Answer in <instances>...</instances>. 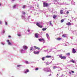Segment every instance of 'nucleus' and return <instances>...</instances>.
Segmentation results:
<instances>
[{
  "label": "nucleus",
  "mask_w": 77,
  "mask_h": 77,
  "mask_svg": "<svg viewBox=\"0 0 77 77\" xmlns=\"http://www.w3.org/2000/svg\"><path fill=\"white\" fill-rule=\"evenodd\" d=\"M41 24V23L39 22H38L36 23V25L37 26H38L39 27H40V28H42V26L39 25Z\"/></svg>",
  "instance_id": "obj_1"
},
{
  "label": "nucleus",
  "mask_w": 77,
  "mask_h": 77,
  "mask_svg": "<svg viewBox=\"0 0 77 77\" xmlns=\"http://www.w3.org/2000/svg\"><path fill=\"white\" fill-rule=\"evenodd\" d=\"M43 5H44V7H47V6H48V4L47 3H43Z\"/></svg>",
  "instance_id": "obj_2"
},
{
  "label": "nucleus",
  "mask_w": 77,
  "mask_h": 77,
  "mask_svg": "<svg viewBox=\"0 0 77 77\" xmlns=\"http://www.w3.org/2000/svg\"><path fill=\"white\" fill-rule=\"evenodd\" d=\"M23 48L24 50H26L28 48V47L26 45H24L23 46Z\"/></svg>",
  "instance_id": "obj_3"
},
{
  "label": "nucleus",
  "mask_w": 77,
  "mask_h": 77,
  "mask_svg": "<svg viewBox=\"0 0 77 77\" xmlns=\"http://www.w3.org/2000/svg\"><path fill=\"white\" fill-rule=\"evenodd\" d=\"M34 53L35 54H38L39 53V51H34Z\"/></svg>",
  "instance_id": "obj_4"
},
{
  "label": "nucleus",
  "mask_w": 77,
  "mask_h": 77,
  "mask_svg": "<svg viewBox=\"0 0 77 77\" xmlns=\"http://www.w3.org/2000/svg\"><path fill=\"white\" fill-rule=\"evenodd\" d=\"M7 42H8V45H12V44H11V42H9V40H7Z\"/></svg>",
  "instance_id": "obj_5"
},
{
  "label": "nucleus",
  "mask_w": 77,
  "mask_h": 77,
  "mask_svg": "<svg viewBox=\"0 0 77 77\" xmlns=\"http://www.w3.org/2000/svg\"><path fill=\"white\" fill-rule=\"evenodd\" d=\"M76 52V51H75V50L74 49V48L73 49V50L72 51V53H75Z\"/></svg>",
  "instance_id": "obj_6"
},
{
  "label": "nucleus",
  "mask_w": 77,
  "mask_h": 77,
  "mask_svg": "<svg viewBox=\"0 0 77 77\" xmlns=\"http://www.w3.org/2000/svg\"><path fill=\"white\" fill-rule=\"evenodd\" d=\"M34 48H35V49H37V50H40V48H39L37 47L36 46H34Z\"/></svg>",
  "instance_id": "obj_7"
},
{
  "label": "nucleus",
  "mask_w": 77,
  "mask_h": 77,
  "mask_svg": "<svg viewBox=\"0 0 77 77\" xmlns=\"http://www.w3.org/2000/svg\"><path fill=\"white\" fill-rule=\"evenodd\" d=\"M20 51L22 53H24V51L23 49L20 50Z\"/></svg>",
  "instance_id": "obj_8"
},
{
  "label": "nucleus",
  "mask_w": 77,
  "mask_h": 77,
  "mask_svg": "<svg viewBox=\"0 0 77 77\" xmlns=\"http://www.w3.org/2000/svg\"><path fill=\"white\" fill-rule=\"evenodd\" d=\"M66 24L67 26H71V23H70V22H68L66 23Z\"/></svg>",
  "instance_id": "obj_9"
},
{
  "label": "nucleus",
  "mask_w": 77,
  "mask_h": 77,
  "mask_svg": "<svg viewBox=\"0 0 77 77\" xmlns=\"http://www.w3.org/2000/svg\"><path fill=\"white\" fill-rule=\"evenodd\" d=\"M29 69H27L26 71H25L24 72V73H25V74H26L27 73V72H29Z\"/></svg>",
  "instance_id": "obj_10"
},
{
  "label": "nucleus",
  "mask_w": 77,
  "mask_h": 77,
  "mask_svg": "<svg viewBox=\"0 0 77 77\" xmlns=\"http://www.w3.org/2000/svg\"><path fill=\"white\" fill-rule=\"evenodd\" d=\"M38 40L39 41H45L44 38L38 39Z\"/></svg>",
  "instance_id": "obj_11"
},
{
  "label": "nucleus",
  "mask_w": 77,
  "mask_h": 77,
  "mask_svg": "<svg viewBox=\"0 0 77 77\" xmlns=\"http://www.w3.org/2000/svg\"><path fill=\"white\" fill-rule=\"evenodd\" d=\"M46 36L47 38H48V39H49V35H48V33L46 34Z\"/></svg>",
  "instance_id": "obj_12"
},
{
  "label": "nucleus",
  "mask_w": 77,
  "mask_h": 77,
  "mask_svg": "<svg viewBox=\"0 0 77 77\" xmlns=\"http://www.w3.org/2000/svg\"><path fill=\"white\" fill-rule=\"evenodd\" d=\"M35 38H38V34H35Z\"/></svg>",
  "instance_id": "obj_13"
},
{
  "label": "nucleus",
  "mask_w": 77,
  "mask_h": 77,
  "mask_svg": "<svg viewBox=\"0 0 77 77\" xmlns=\"http://www.w3.org/2000/svg\"><path fill=\"white\" fill-rule=\"evenodd\" d=\"M62 36L63 37V38H65V37H66V34H64V35H62Z\"/></svg>",
  "instance_id": "obj_14"
},
{
  "label": "nucleus",
  "mask_w": 77,
  "mask_h": 77,
  "mask_svg": "<svg viewBox=\"0 0 77 77\" xmlns=\"http://www.w3.org/2000/svg\"><path fill=\"white\" fill-rule=\"evenodd\" d=\"M46 57H47V58H50L51 57V56H47Z\"/></svg>",
  "instance_id": "obj_15"
},
{
  "label": "nucleus",
  "mask_w": 77,
  "mask_h": 77,
  "mask_svg": "<svg viewBox=\"0 0 77 77\" xmlns=\"http://www.w3.org/2000/svg\"><path fill=\"white\" fill-rule=\"evenodd\" d=\"M30 51H33V47H31L30 49Z\"/></svg>",
  "instance_id": "obj_16"
},
{
  "label": "nucleus",
  "mask_w": 77,
  "mask_h": 77,
  "mask_svg": "<svg viewBox=\"0 0 77 77\" xmlns=\"http://www.w3.org/2000/svg\"><path fill=\"white\" fill-rule=\"evenodd\" d=\"M56 17H57V16H56V15H54L53 16V17L54 18H56Z\"/></svg>",
  "instance_id": "obj_17"
},
{
  "label": "nucleus",
  "mask_w": 77,
  "mask_h": 77,
  "mask_svg": "<svg viewBox=\"0 0 77 77\" xmlns=\"http://www.w3.org/2000/svg\"><path fill=\"white\" fill-rule=\"evenodd\" d=\"M60 14H63V10H60Z\"/></svg>",
  "instance_id": "obj_18"
},
{
  "label": "nucleus",
  "mask_w": 77,
  "mask_h": 77,
  "mask_svg": "<svg viewBox=\"0 0 77 77\" xmlns=\"http://www.w3.org/2000/svg\"><path fill=\"white\" fill-rule=\"evenodd\" d=\"M71 62H72V63H75V61L74 60H71Z\"/></svg>",
  "instance_id": "obj_19"
},
{
  "label": "nucleus",
  "mask_w": 77,
  "mask_h": 77,
  "mask_svg": "<svg viewBox=\"0 0 77 77\" xmlns=\"http://www.w3.org/2000/svg\"><path fill=\"white\" fill-rule=\"evenodd\" d=\"M25 63H26L27 64H29V62H28V61H25Z\"/></svg>",
  "instance_id": "obj_20"
},
{
  "label": "nucleus",
  "mask_w": 77,
  "mask_h": 77,
  "mask_svg": "<svg viewBox=\"0 0 77 77\" xmlns=\"http://www.w3.org/2000/svg\"><path fill=\"white\" fill-rule=\"evenodd\" d=\"M46 29H47V28H43L42 29V30H43V31H44L45 30H46Z\"/></svg>",
  "instance_id": "obj_21"
},
{
  "label": "nucleus",
  "mask_w": 77,
  "mask_h": 77,
  "mask_svg": "<svg viewBox=\"0 0 77 77\" xmlns=\"http://www.w3.org/2000/svg\"><path fill=\"white\" fill-rule=\"evenodd\" d=\"M57 67L56 66H54L53 67V69H55V68H57Z\"/></svg>",
  "instance_id": "obj_22"
},
{
  "label": "nucleus",
  "mask_w": 77,
  "mask_h": 77,
  "mask_svg": "<svg viewBox=\"0 0 77 77\" xmlns=\"http://www.w3.org/2000/svg\"><path fill=\"white\" fill-rule=\"evenodd\" d=\"M17 35L18 36H21V34H18Z\"/></svg>",
  "instance_id": "obj_23"
},
{
  "label": "nucleus",
  "mask_w": 77,
  "mask_h": 77,
  "mask_svg": "<svg viewBox=\"0 0 77 77\" xmlns=\"http://www.w3.org/2000/svg\"><path fill=\"white\" fill-rule=\"evenodd\" d=\"M26 8V6L25 5L23 6V9H24V8Z\"/></svg>",
  "instance_id": "obj_24"
},
{
  "label": "nucleus",
  "mask_w": 77,
  "mask_h": 77,
  "mask_svg": "<svg viewBox=\"0 0 77 77\" xmlns=\"http://www.w3.org/2000/svg\"><path fill=\"white\" fill-rule=\"evenodd\" d=\"M61 39V38H57V40H60V39Z\"/></svg>",
  "instance_id": "obj_25"
},
{
  "label": "nucleus",
  "mask_w": 77,
  "mask_h": 77,
  "mask_svg": "<svg viewBox=\"0 0 77 77\" xmlns=\"http://www.w3.org/2000/svg\"><path fill=\"white\" fill-rule=\"evenodd\" d=\"M64 21V20H61V23H63V22Z\"/></svg>",
  "instance_id": "obj_26"
},
{
  "label": "nucleus",
  "mask_w": 77,
  "mask_h": 77,
  "mask_svg": "<svg viewBox=\"0 0 77 77\" xmlns=\"http://www.w3.org/2000/svg\"><path fill=\"white\" fill-rule=\"evenodd\" d=\"M45 58V57H43L42 58V60H44Z\"/></svg>",
  "instance_id": "obj_27"
},
{
  "label": "nucleus",
  "mask_w": 77,
  "mask_h": 77,
  "mask_svg": "<svg viewBox=\"0 0 77 77\" xmlns=\"http://www.w3.org/2000/svg\"><path fill=\"white\" fill-rule=\"evenodd\" d=\"M16 5H14L13 6V8H16Z\"/></svg>",
  "instance_id": "obj_28"
},
{
  "label": "nucleus",
  "mask_w": 77,
  "mask_h": 77,
  "mask_svg": "<svg viewBox=\"0 0 77 77\" xmlns=\"http://www.w3.org/2000/svg\"><path fill=\"white\" fill-rule=\"evenodd\" d=\"M22 14H24V15H25V12H22Z\"/></svg>",
  "instance_id": "obj_29"
},
{
  "label": "nucleus",
  "mask_w": 77,
  "mask_h": 77,
  "mask_svg": "<svg viewBox=\"0 0 77 77\" xmlns=\"http://www.w3.org/2000/svg\"><path fill=\"white\" fill-rule=\"evenodd\" d=\"M63 57V59H66V57Z\"/></svg>",
  "instance_id": "obj_30"
},
{
  "label": "nucleus",
  "mask_w": 77,
  "mask_h": 77,
  "mask_svg": "<svg viewBox=\"0 0 77 77\" xmlns=\"http://www.w3.org/2000/svg\"><path fill=\"white\" fill-rule=\"evenodd\" d=\"M60 58H61V59H63V57L60 56Z\"/></svg>",
  "instance_id": "obj_31"
},
{
  "label": "nucleus",
  "mask_w": 77,
  "mask_h": 77,
  "mask_svg": "<svg viewBox=\"0 0 77 77\" xmlns=\"http://www.w3.org/2000/svg\"><path fill=\"white\" fill-rule=\"evenodd\" d=\"M5 30H3V31L2 33H5Z\"/></svg>",
  "instance_id": "obj_32"
},
{
  "label": "nucleus",
  "mask_w": 77,
  "mask_h": 77,
  "mask_svg": "<svg viewBox=\"0 0 77 77\" xmlns=\"http://www.w3.org/2000/svg\"><path fill=\"white\" fill-rule=\"evenodd\" d=\"M50 26H51V22H50Z\"/></svg>",
  "instance_id": "obj_33"
},
{
  "label": "nucleus",
  "mask_w": 77,
  "mask_h": 77,
  "mask_svg": "<svg viewBox=\"0 0 77 77\" xmlns=\"http://www.w3.org/2000/svg\"><path fill=\"white\" fill-rule=\"evenodd\" d=\"M1 44H2V45H5V44L3 43H1Z\"/></svg>",
  "instance_id": "obj_34"
},
{
  "label": "nucleus",
  "mask_w": 77,
  "mask_h": 77,
  "mask_svg": "<svg viewBox=\"0 0 77 77\" xmlns=\"http://www.w3.org/2000/svg\"><path fill=\"white\" fill-rule=\"evenodd\" d=\"M21 66V65H18L17 66L18 67H19V66Z\"/></svg>",
  "instance_id": "obj_35"
},
{
  "label": "nucleus",
  "mask_w": 77,
  "mask_h": 77,
  "mask_svg": "<svg viewBox=\"0 0 77 77\" xmlns=\"http://www.w3.org/2000/svg\"><path fill=\"white\" fill-rule=\"evenodd\" d=\"M38 70V68H36V69H35V70H36V71H37V70Z\"/></svg>",
  "instance_id": "obj_36"
},
{
  "label": "nucleus",
  "mask_w": 77,
  "mask_h": 77,
  "mask_svg": "<svg viewBox=\"0 0 77 77\" xmlns=\"http://www.w3.org/2000/svg\"><path fill=\"white\" fill-rule=\"evenodd\" d=\"M5 25H7V22H5Z\"/></svg>",
  "instance_id": "obj_37"
},
{
  "label": "nucleus",
  "mask_w": 77,
  "mask_h": 77,
  "mask_svg": "<svg viewBox=\"0 0 77 77\" xmlns=\"http://www.w3.org/2000/svg\"><path fill=\"white\" fill-rule=\"evenodd\" d=\"M48 71H49V72H51V69H49V70H48Z\"/></svg>",
  "instance_id": "obj_38"
},
{
  "label": "nucleus",
  "mask_w": 77,
  "mask_h": 77,
  "mask_svg": "<svg viewBox=\"0 0 77 77\" xmlns=\"http://www.w3.org/2000/svg\"><path fill=\"white\" fill-rule=\"evenodd\" d=\"M2 21H0V24H2Z\"/></svg>",
  "instance_id": "obj_39"
},
{
  "label": "nucleus",
  "mask_w": 77,
  "mask_h": 77,
  "mask_svg": "<svg viewBox=\"0 0 77 77\" xmlns=\"http://www.w3.org/2000/svg\"><path fill=\"white\" fill-rule=\"evenodd\" d=\"M8 38H11V37L10 35L8 36Z\"/></svg>",
  "instance_id": "obj_40"
},
{
  "label": "nucleus",
  "mask_w": 77,
  "mask_h": 77,
  "mask_svg": "<svg viewBox=\"0 0 77 77\" xmlns=\"http://www.w3.org/2000/svg\"><path fill=\"white\" fill-rule=\"evenodd\" d=\"M71 71V72H72L73 73H74V72L73 71Z\"/></svg>",
  "instance_id": "obj_41"
},
{
  "label": "nucleus",
  "mask_w": 77,
  "mask_h": 77,
  "mask_svg": "<svg viewBox=\"0 0 77 77\" xmlns=\"http://www.w3.org/2000/svg\"><path fill=\"white\" fill-rule=\"evenodd\" d=\"M66 13H67V14H69V12L67 11Z\"/></svg>",
  "instance_id": "obj_42"
},
{
  "label": "nucleus",
  "mask_w": 77,
  "mask_h": 77,
  "mask_svg": "<svg viewBox=\"0 0 77 77\" xmlns=\"http://www.w3.org/2000/svg\"><path fill=\"white\" fill-rule=\"evenodd\" d=\"M28 32H30V29H28Z\"/></svg>",
  "instance_id": "obj_43"
},
{
  "label": "nucleus",
  "mask_w": 77,
  "mask_h": 77,
  "mask_svg": "<svg viewBox=\"0 0 77 77\" xmlns=\"http://www.w3.org/2000/svg\"><path fill=\"white\" fill-rule=\"evenodd\" d=\"M67 54L68 55H69L70 54H69V53H68V54Z\"/></svg>",
  "instance_id": "obj_44"
},
{
  "label": "nucleus",
  "mask_w": 77,
  "mask_h": 77,
  "mask_svg": "<svg viewBox=\"0 0 77 77\" xmlns=\"http://www.w3.org/2000/svg\"><path fill=\"white\" fill-rule=\"evenodd\" d=\"M51 75V74H50L49 75V76H50V75Z\"/></svg>",
  "instance_id": "obj_45"
},
{
  "label": "nucleus",
  "mask_w": 77,
  "mask_h": 77,
  "mask_svg": "<svg viewBox=\"0 0 77 77\" xmlns=\"http://www.w3.org/2000/svg\"><path fill=\"white\" fill-rule=\"evenodd\" d=\"M57 75H58V76L59 75V74H57Z\"/></svg>",
  "instance_id": "obj_46"
},
{
  "label": "nucleus",
  "mask_w": 77,
  "mask_h": 77,
  "mask_svg": "<svg viewBox=\"0 0 77 77\" xmlns=\"http://www.w3.org/2000/svg\"><path fill=\"white\" fill-rule=\"evenodd\" d=\"M15 0H12V1H14Z\"/></svg>",
  "instance_id": "obj_47"
},
{
  "label": "nucleus",
  "mask_w": 77,
  "mask_h": 77,
  "mask_svg": "<svg viewBox=\"0 0 77 77\" xmlns=\"http://www.w3.org/2000/svg\"><path fill=\"white\" fill-rule=\"evenodd\" d=\"M1 5H2V4L0 3V6H1Z\"/></svg>",
  "instance_id": "obj_48"
},
{
  "label": "nucleus",
  "mask_w": 77,
  "mask_h": 77,
  "mask_svg": "<svg viewBox=\"0 0 77 77\" xmlns=\"http://www.w3.org/2000/svg\"><path fill=\"white\" fill-rule=\"evenodd\" d=\"M69 74H71V72H69Z\"/></svg>",
  "instance_id": "obj_49"
},
{
  "label": "nucleus",
  "mask_w": 77,
  "mask_h": 77,
  "mask_svg": "<svg viewBox=\"0 0 77 77\" xmlns=\"http://www.w3.org/2000/svg\"><path fill=\"white\" fill-rule=\"evenodd\" d=\"M46 64H47V63H48L46 62Z\"/></svg>",
  "instance_id": "obj_50"
},
{
  "label": "nucleus",
  "mask_w": 77,
  "mask_h": 77,
  "mask_svg": "<svg viewBox=\"0 0 77 77\" xmlns=\"http://www.w3.org/2000/svg\"><path fill=\"white\" fill-rule=\"evenodd\" d=\"M45 42H43V44H44V43H45Z\"/></svg>",
  "instance_id": "obj_51"
},
{
  "label": "nucleus",
  "mask_w": 77,
  "mask_h": 77,
  "mask_svg": "<svg viewBox=\"0 0 77 77\" xmlns=\"http://www.w3.org/2000/svg\"><path fill=\"white\" fill-rule=\"evenodd\" d=\"M44 69H46V68H45Z\"/></svg>",
  "instance_id": "obj_52"
},
{
  "label": "nucleus",
  "mask_w": 77,
  "mask_h": 77,
  "mask_svg": "<svg viewBox=\"0 0 77 77\" xmlns=\"http://www.w3.org/2000/svg\"><path fill=\"white\" fill-rule=\"evenodd\" d=\"M12 77H13V76H12Z\"/></svg>",
  "instance_id": "obj_53"
}]
</instances>
